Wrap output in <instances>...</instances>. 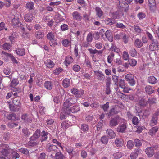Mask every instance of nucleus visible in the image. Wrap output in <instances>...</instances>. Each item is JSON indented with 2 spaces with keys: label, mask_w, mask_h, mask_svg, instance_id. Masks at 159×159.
Here are the masks:
<instances>
[{
  "label": "nucleus",
  "mask_w": 159,
  "mask_h": 159,
  "mask_svg": "<svg viewBox=\"0 0 159 159\" xmlns=\"http://www.w3.org/2000/svg\"><path fill=\"white\" fill-rule=\"evenodd\" d=\"M125 79L130 85L134 86L135 85L136 82L133 75L130 74H128L125 76Z\"/></svg>",
  "instance_id": "nucleus-3"
},
{
  "label": "nucleus",
  "mask_w": 159,
  "mask_h": 159,
  "mask_svg": "<svg viewBox=\"0 0 159 159\" xmlns=\"http://www.w3.org/2000/svg\"><path fill=\"white\" fill-rule=\"evenodd\" d=\"M70 79L67 78L64 79L62 81V85L65 88L68 87L70 84Z\"/></svg>",
  "instance_id": "nucleus-20"
},
{
  "label": "nucleus",
  "mask_w": 159,
  "mask_h": 159,
  "mask_svg": "<svg viewBox=\"0 0 159 159\" xmlns=\"http://www.w3.org/2000/svg\"><path fill=\"white\" fill-rule=\"evenodd\" d=\"M96 15L98 17H101L103 15V12L101 8L99 7H96L95 8Z\"/></svg>",
  "instance_id": "nucleus-36"
},
{
  "label": "nucleus",
  "mask_w": 159,
  "mask_h": 159,
  "mask_svg": "<svg viewBox=\"0 0 159 159\" xmlns=\"http://www.w3.org/2000/svg\"><path fill=\"white\" fill-rule=\"evenodd\" d=\"M40 131L39 129H37L33 134V135L30 137L32 140H36L38 139L41 135Z\"/></svg>",
  "instance_id": "nucleus-17"
},
{
  "label": "nucleus",
  "mask_w": 159,
  "mask_h": 159,
  "mask_svg": "<svg viewBox=\"0 0 159 159\" xmlns=\"http://www.w3.org/2000/svg\"><path fill=\"white\" fill-rule=\"evenodd\" d=\"M26 7L27 9L29 10H32L34 7V4L32 2H28L26 5Z\"/></svg>",
  "instance_id": "nucleus-64"
},
{
  "label": "nucleus",
  "mask_w": 159,
  "mask_h": 159,
  "mask_svg": "<svg viewBox=\"0 0 159 159\" xmlns=\"http://www.w3.org/2000/svg\"><path fill=\"white\" fill-rule=\"evenodd\" d=\"M45 87L48 90H51L53 86L51 82L50 81H47L44 83Z\"/></svg>",
  "instance_id": "nucleus-30"
},
{
  "label": "nucleus",
  "mask_w": 159,
  "mask_h": 159,
  "mask_svg": "<svg viewBox=\"0 0 159 159\" xmlns=\"http://www.w3.org/2000/svg\"><path fill=\"white\" fill-rule=\"evenodd\" d=\"M3 136L4 140L7 141L10 139V134L8 132H6L4 133Z\"/></svg>",
  "instance_id": "nucleus-60"
},
{
  "label": "nucleus",
  "mask_w": 159,
  "mask_h": 159,
  "mask_svg": "<svg viewBox=\"0 0 159 159\" xmlns=\"http://www.w3.org/2000/svg\"><path fill=\"white\" fill-rule=\"evenodd\" d=\"M11 150L8 145L3 143L0 144V159H6V157L10 154Z\"/></svg>",
  "instance_id": "nucleus-1"
},
{
  "label": "nucleus",
  "mask_w": 159,
  "mask_h": 159,
  "mask_svg": "<svg viewBox=\"0 0 159 159\" xmlns=\"http://www.w3.org/2000/svg\"><path fill=\"white\" fill-rule=\"evenodd\" d=\"M130 65L132 66H135L137 64V61L134 59H131L128 60Z\"/></svg>",
  "instance_id": "nucleus-61"
},
{
  "label": "nucleus",
  "mask_w": 159,
  "mask_h": 159,
  "mask_svg": "<svg viewBox=\"0 0 159 159\" xmlns=\"http://www.w3.org/2000/svg\"><path fill=\"white\" fill-rule=\"evenodd\" d=\"M134 45L137 47L140 48L143 46V43L139 39H136L134 43Z\"/></svg>",
  "instance_id": "nucleus-32"
},
{
  "label": "nucleus",
  "mask_w": 159,
  "mask_h": 159,
  "mask_svg": "<svg viewBox=\"0 0 159 159\" xmlns=\"http://www.w3.org/2000/svg\"><path fill=\"white\" fill-rule=\"evenodd\" d=\"M108 141V138L105 136H103L100 139V141L103 144H107Z\"/></svg>",
  "instance_id": "nucleus-52"
},
{
  "label": "nucleus",
  "mask_w": 159,
  "mask_h": 159,
  "mask_svg": "<svg viewBox=\"0 0 159 159\" xmlns=\"http://www.w3.org/2000/svg\"><path fill=\"white\" fill-rule=\"evenodd\" d=\"M158 128L157 126L151 128L150 131V134L152 135L155 134L158 131Z\"/></svg>",
  "instance_id": "nucleus-46"
},
{
  "label": "nucleus",
  "mask_w": 159,
  "mask_h": 159,
  "mask_svg": "<svg viewBox=\"0 0 159 159\" xmlns=\"http://www.w3.org/2000/svg\"><path fill=\"white\" fill-rule=\"evenodd\" d=\"M55 19L57 23H58L59 22H61L64 20V19L62 17V16L59 14L56 16Z\"/></svg>",
  "instance_id": "nucleus-57"
},
{
  "label": "nucleus",
  "mask_w": 159,
  "mask_h": 159,
  "mask_svg": "<svg viewBox=\"0 0 159 159\" xmlns=\"http://www.w3.org/2000/svg\"><path fill=\"white\" fill-rule=\"evenodd\" d=\"M73 59L72 57L70 56H68L66 58L64 61L65 65L66 67H67L68 65L72 63L73 62Z\"/></svg>",
  "instance_id": "nucleus-23"
},
{
  "label": "nucleus",
  "mask_w": 159,
  "mask_h": 159,
  "mask_svg": "<svg viewBox=\"0 0 159 159\" xmlns=\"http://www.w3.org/2000/svg\"><path fill=\"white\" fill-rule=\"evenodd\" d=\"M44 63L47 67L49 68H53L55 65L54 62L49 59L46 61L44 62Z\"/></svg>",
  "instance_id": "nucleus-27"
},
{
  "label": "nucleus",
  "mask_w": 159,
  "mask_h": 159,
  "mask_svg": "<svg viewBox=\"0 0 159 159\" xmlns=\"http://www.w3.org/2000/svg\"><path fill=\"white\" fill-rule=\"evenodd\" d=\"M6 117L8 120H11L15 121L18 119V117L16 116V115L14 113L8 114Z\"/></svg>",
  "instance_id": "nucleus-18"
},
{
  "label": "nucleus",
  "mask_w": 159,
  "mask_h": 159,
  "mask_svg": "<svg viewBox=\"0 0 159 159\" xmlns=\"http://www.w3.org/2000/svg\"><path fill=\"white\" fill-rule=\"evenodd\" d=\"M110 50L111 51H114L116 53H118L120 51L119 49L117 48L113 43H112V46L110 48Z\"/></svg>",
  "instance_id": "nucleus-39"
},
{
  "label": "nucleus",
  "mask_w": 159,
  "mask_h": 159,
  "mask_svg": "<svg viewBox=\"0 0 159 159\" xmlns=\"http://www.w3.org/2000/svg\"><path fill=\"white\" fill-rule=\"evenodd\" d=\"M109 102H107L104 105H100V107L102 109L104 112L107 111L109 107Z\"/></svg>",
  "instance_id": "nucleus-42"
},
{
  "label": "nucleus",
  "mask_w": 159,
  "mask_h": 159,
  "mask_svg": "<svg viewBox=\"0 0 159 159\" xmlns=\"http://www.w3.org/2000/svg\"><path fill=\"white\" fill-rule=\"evenodd\" d=\"M21 119L26 124H28L32 121V119L26 114H24L22 115Z\"/></svg>",
  "instance_id": "nucleus-9"
},
{
  "label": "nucleus",
  "mask_w": 159,
  "mask_h": 159,
  "mask_svg": "<svg viewBox=\"0 0 159 159\" xmlns=\"http://www.w3.org/2000/svg\"><path fill=\"white\" fill-rule=\"evenodd\" d=\"M20 107L14 105L13 104H9V108L11 111L16 112L18 111Z\"/></svg>",
  "instance_id": "nucleus-28"
},
{
  "label": "nucleus",
  "mask_w": 159,
  "mask_h": 159,
  "mask_svg": "<svg viewBox=\"0 0 159 159\" xmlns=\"http://www.w3.org/2000/svg\"><path fill=\"white\" fill-rule=\"evenodd\" d=\"M20 101V98H13V103L15 105L20 107L21 103Z\"/></svg>",
  "instance_id": "nucleus-38"
},
{
  "label": "nucleus",
  "mask_w": 159,
  "mask_h": 159,
  "mask_svg": "<svg viewBox=\"0 0 159 159\" xmlns=\"http://www.w3.org/2000/svg\"><path fill=\"white\" fill-rule=\"evenodd\" d=\"M121 121L122 122V123L120 124L118 126L117 128V131L119 132H125L127 128L126 123L125 120L124 121L123 120Z\"/></svg>",
  "instance_id": "nucleus-6"
},
{
  "label": "nucleus",
  "mask_w": 159,
  "mask_h": 159,
  "mask_svg": "<svg viewBox=\"0 0 159 159\" xmlns=\"http://www.w3.org/2000/svg\"><path fill=\"white\" fill-rule=\"evenodd\" d=\"M105 35L107 39L111 42L113 40V37L112 33L109 30H107L105 33Z\"/></svg>",
  "instance_id": "nucleus-16"
},
{
  "label": "nucleus",
  "mask_w": 159,
  "mask_h": 159,
  "mask_svg": "<svg viewBox=\"0 0 159 159\" xmlns=\"http://www.w3.org/2000/svg\"><path fill=\"white\" fill-rule=\"evenodd\" d=\"M122 120L124 121V120L117 116L113 118H111L109 121V126L111 127L116 126L118 124L119 122Z\"/></svg>",
  "instance_id": "nucleus-2"
},
{
  "label": "nucleus",
  "mask_w": 159,
  "mask_h": 159,
  "mask_svg": "<svg viewBox=\"0 0 159 159\" xmlns=\"http://www.w3.org/2000/svg\"><path fill=\"white\" fill-rule=\"evenodd\" d=\"M134 146V142L132 140H129L127 142V146L129 149H132Z\"/></svg>",
  "instance_id": "nucleus-58"
},
{
  "label": "nucleus",
  "mask_w": 159,
  "mask_h": 159,
  "mask_svg": "<svg viewBox=\"0 0 159 159\" xmlns=\"http://www.w3.org/2000/svg\"><path fill=\"white\" fill-rule=\"evenodd\" d=\"M70 91L71 93L76 97H80L84 94L83 90L81 89L78 90L75 88L71 89Z\"/></svg>",
  "instance_id": "nucleus-7"
},
{
  "label": "nucleus",
  "mask_w": 159,
  "mask_h": 159,
  "mask_svg": "<svg viewBox=\"0 0 159 159\" xmlns=\"http://www.w3.org/2000/svg\"><path fill=\"white\" fill-rule=\"evenodd\" d=\"M150 112L149 109L145 110L143 114V117L144 118H145L147 117L150 115Z\"/></svg>",
  "instance_id": "nucleus-63"
},
{
  "label": "nucleus",
  "mask_w": 159,
  "mask_h": 159,
  "mask_svg": "<svg viewBox=\"0 0 159 159\" xmlns=\"http://www.w3.org/2000/svg\"><path fill=\"white\" fill-rule=\"evenodd\" d=\"M107 136L110 139L114 138L116 136L115 133L111 129H108L106 131Z\"/></svg>",
  "instance_id": "nucleus-10"
},
{
  "label": "nucleus",
  "mask_w": 159,
  "mask_h": 159,
  "mask_svg": "<svg viewBox=\"0 0 159 159\" xmlns=\"http://www.w3.org/2000/svg\"><path fill=\"white\" fill-rule=\"evenodd\" d=\"M113 17L114 19H119L121 17V13L119 11H116L113 13Z\"/></svg>",
  "instance_id": "nucleus-48"
},
{
  "label": "nucleus",
  "mask_w": 159,
  "mask_h": 159,
  "mask_svg": "<svg viewBox=\"0 0 159 159\" xmlns=\"http://www.w3.org/2000/svg\"><path fill=\"white\" fill-rule=\"evenodd\" d=\"M57 148L55 145L48 144L47 146V150L48 152L57 151Z\"/></svg>",
  "instance_id": "nucleus-22"
},
{
  "label": "nucleus",
  "mask_w": 159,
  "mask_h": 159,
  "mask_svg": "<svg viewBox=\"0 0 159 159\" xmlns=\"http://www.w3.org/2000/svg\"><path fill=\"white\" fill-rule=\"evenodd\" d=\"M72 15L73 19L75 20L81 21L82 19L80 14L77 11L73 12Z\"/></svg>",
  "instance_id": "nucleus-11"
},
{
  "label": "nucleus",
  "mask_w": 159,
  "mask_h": 159,
  "mask_svg": "<svg viewBox=\"0 0 159 159\" xmlns=\"http://www.w3.org/2000/svg\"><path fill=\"white\" fill-rule=\"evenodd\" d=\"M72 68L73 70L75 72H78L81 69L80 66L77 64L74 65L73 66Z\"/></svg>",
  "instance_id": "nucleus-54"
},
{
  "label": "nucleus",
  "mask_w": 159,
  "mask_h": 159,
  "mask_svg": "<svg viewBox=\"0 0 159 159\" xmlns=\"http://www.w3.org/2000/svg\"><path fill=\"white\" fill-rule=\"evenodd\" d=\"M36 38L38 39H42L44 35V31L42 30L37 31L35 34Z\"/></svg>",
  "instance_id": "nucleus-14"
},
{
  "label": "nucleus",
  "mask_w": 159,
  "mask_h": 159,
  "mask_svg": "<svg viewBox=\"0 0 159 159\" xmlns=\"http://www.w3.org/2000/svg\"><path fill=\"white\" fill-rule=\"evenodd\" d=\"M105 23L108 25H111L115 23L114 19L107 18L105 20Z\"/></svg>",
  "instance_id": "nucleus-37"
},
{
  "label": "nucleus",
  "mask_w": 159,
  "mask_h": 159,
  "mask_svg": "<svg viewBox=\"0 0 159 159\" xmlns=\"http://www.w3.org/2000/svg\"><path fill=\"white\" fill-rule=\"evenodd\" d=\"M123 154L121 152H118L114 154L113 156L115 159H118L121 158Z\"/></svg>",
  "instance_id": "nucleus-62"
},
{
  "label": "nucleus",
  "mask_w": 159,
  "mask_h": 159,
  "mask_svg": "<svg viewBox=\"0 0 159 159\" xmlns=\"http://www.w3.org/2000/svg\"><path fill=\"white\" fill-rule=\"evenodd\" d=\"M94 117L93 115H89L87 116L85 118V120L89 122L95 120Z\"/></svg>",
  "instance_id": "nucleus-40"
},
{
  "label": "nucleus",
  "mask_w": 159,
  "mask_h": 159,
  "mask_svg": "<svg viewBox=\"0 0 159 159\" xmlns=\"http://www.w3.org/2000/svg\"><path fill=\"white\" fill-rule=\"evenodd\" d=\"M115 143L117 147H121L123 145V140L121 138H116L115 141Z\"/></svg>",
  "instance_id": "nucleus-26"
},
{
  "label": "nucleus",
  "mask_w": 159,
  "mask_h": 159,
  "mask_svg": "<svg viewBox=\"0 0 159 159\" xmlns=\"http://www.w3.org/2000/svg\"><path fill=\"white\" fill-rule=\"evenodd\" d=\"M18 37V34L17 32L12 30L11 34L9 37V39L11 41H13Z\"/></svg>",
  "instance_id": "nucleus-24"
},
{
  "label": "nucleus",
  "mask_w": 159,
  "mask_h": 159,
  "mask_svg": "<svg viewBox=\"0 0 159 159\" xmlns=\"http://www.w3.org/2000/svg\"><path fill=\"white\" fill-rule=\"evenodd\" d=\"M11 152L12 157L13 159H16L17 158H19L20 157L19 154L16 151H13L11 149Z\"/></svg>",
  "instance_id": "nucleus-47"
},
{
  "label": "nucleus",
  "mask_w": 159,
  "mask_h": 159,
  "mask_svg": "<svg viewBox=\"0 0 159 159\" xmlns=\"http://www.w3.org/2000/svg\"><path fill=\"white\" fill-rule=\"evenodd\" d=\"M121 38L123 42L126 44L128 42L129 37L125 33H122L121 34Z\"/></svg>",
  "instance_id": "nucleus-45"
},
{
  "label": "nucleus",
  "mask_w": 159,
  "mask_h": 159,
  "mask_svg": "<svg viewBox=\"0 0 159 159\" xmlns=\"http://www.w3.org/2000/svg\"><path fill=\"white\" fill-rule=\"evenodd\" d=\"M33 15L30 13H28L25 14L24 17V20L27 22H31L33 20Z\"/></svg>",
  "instance_id": "nucleus-12"
},
{
  "label": "nucleus",
  "mask_w": 159,
  "mask_h": 159,
  "mask_svg": "<svg viewBox=\"0 0 159 159\" xmlns=\"http://www.w3.org/2000/svg\"><path fill=\"white\" fill-rule=\"evenodd\" d=\"M131 56L134 57L137 55V52L134 48H131L129 52Z\"/></svg>",
  "instance_id": "nucleus-49"
},
{
  "label": "nucleus",
  "mask_w": 159,
  "mask_h": 159,
  "mask_svg": "<svg viewBox=\"0 0 159 159\" xmlns=\"http://www.w3.org/2000/svg\"><path fill=\"white\" fill-rule=\"evenodd\" d=\"M48 133L47 132H45L44 131H43L42 132L41 134V142L46 140L47 138V135H48Z\"/></svg>",
  "instance_id": "nucleus-31"
},
{
  "label": "nucleus",
  "mask_w": 159,
  "mask_h": 159,
  "mask_svg": "<svg viewBox=\"0 0 159 159\" xmlns=\"http://www.w3.org/2000/svg\"><path fill=\"white\" fill-rule=\"evenodd\" d=\"M5 29V31H7L8 32H10L12 30L11 29L5 28V24L3 22H1L0 23V31L2 30Z\"/></svg>",
  "instance_id": "nucleus-33"
},
{
  "label": "nucleus",
  "mask_w": 159,
  "mask_h": 159,
  "mask_svg": "<svg viewBox=\"0 0 159 159\" xmlns=\"http://www.w3.org/2000/svg\"><path fill=\"white\" fill-rule=\"evenodd\" d=\"M62 43L64 47H68L70 45L71 43L68 39H65L62 41Z\"/></svg>",
  "instance_id": "nucleus-56"
},
{
  "label": "nucleus",
  "mask_w": 159,
  "mask_h": 159,
  "mask_svg": "<svg viewBox=\"0 0 159 159\" xmlns=\"http://www.w3.org/2000/svg\"><path fill=\"white\" fill-rule=\"evenodd\" d=\"M139 104L141 107H143L146 106L147 102L144 99H142L139 101Z\"/></svg>",
  "instance_id": "nucleus-59"
},
{
  "label": "nucleus",
  "mask_w": 159,
  "mask_h": 159,
  "mask_svg": "<svg viewBox=\"0 0 159 159\" xmlns=\"http://www.w3.org/2000/svg\"><path fill=\"white\" fill-rule=\"evenodd\" d=\"M72 106L71 103L67 99H66L64 102L63 104V108L64 110V111L66 113V111H67L68 108Z\"/></svg>",
  "instance_id": "nucleus-15"
},
{
  "label": "nucleus",
  "mask_w": 159,
  "mask_h": 159,
  "mask_svg": "<svg viewBox=\"0 0 159 159\" xmlns=\"http://www.w3.org/2000/svg\"><path fill=\"white\" fill-rule=\"evenodd\" d=\"M149 48L151 51H155L159 49V43L156 39L151 41L149 46Z\"/></svg>",
  "instance_id": "nucleus-5"
},
{
  "label": "nucleus",
  "mask_w": 159,
  "mask_h": 159,
  "mask_svg": "<svg viewBox=\"0 0 159 159\" xmlns=\"http://www.w3.org/2000/svg\"><path fill=\"white\" fill-rule=\"evenodd\" d=\"M55 158V159H63L64 156L61 152H58L56 154Z\"/></svg>",
  "instance_id": "nucleus-43"
},
{
  "label": "nucleus",
  "mask_w": 159,
  "mask_h": 159,
  "mask_svg": "<svg viewBox=\"0 0 159 159\" xmlns=\"http://www.w3.org/2000/svg\"><path fill=\"white\" fill-rule=\"evenodd\" d=\"M19 15L18 14H16L12 20V24L14 27H20L23 26V25L20 22H19L18 19Z\"/></svg>",
  "instance_id": "nucleus-4"
},
{
  "label": "nucleus",
  "mask_w": 159,
  "mask_h": 159,
  "mask_svg": "<svg viewBox=\"0 0 159 159\" xmlns=\"http://www.w3.org/2000/svg\"><path fill=\"white\" fill-rule=\"evenodd\" d=\"M114 57V54L113 52H111L107 57V62L109 63H111L113 60Z\"/></svg>",
  "instance_id": "nucleus-50"
},
{
  "label": "nucleus",
  "mask_w": 159,
  "mask_h": 159,
  "mask_svg": "<svg viewBox=\"0 0 159 159\" xmlns=\"http://www.w3.org/2000/svg\"><path fill=\"white\" fill-rule=\"evenodd\" d=\"M80 110L79 107L77 106H74L71 107L70 109H68V111H66V113L69 115L70 112L75 113L77 112Z\"/></svg>",
  "instance_id": "nucleus-8"
},
{
  "label": "nucleus",
  "mask_w": 159,
  "mask_h": 159,
  "mask_svg": "<svg viewBox=\"0 0 159 159\" xmlns=\"http://www.w3.org/2000/svg\"><path fill=\"white\" fill-rule=\"evenodd\" d=\"M140 151V150L139 148L135 149L134 152L131 153L130 155V157L131 159H136Z\"/></svg>",
  "instance_id": "nucleus-19"
},
{
  "label": "nucleus",
  "mask_w": 159,
  "mask_h": 159,
  "mask_svg": "<svg viewBox=\"0 0 159 159\" xmlns=\"http://www.w3.org/2000/svg\"><path fill=\"white\" fill-rule=\"evenodd\" d=\"M19 152L23 153L26 155H29V151L26 148H22L18 149Z\"/></svg>",
  "instance_id": "nucleus-41"
},
{
  "label": "nucleus",
  "mask_w": 159,
  "mask_h": 159,
  "mask_svg": "<svg viewBox=\"0 0 159 159\" xmlns=\"http://www.w3.org/2000/svg\"><path fill=\"white\" fill-rule=\"evenodd\" d=\"M145 152L147 155L149 157H152L154 153L153 149L151 147H148L145 149Z\"/></svg>",
  "instance_id": "nucleus-13"
},
{
  "label": "nucleus",
  "mask_w": 159,
  "mask_h": 159,
  "mask_svg": "<svg viewBox=\"0 0 159 159\" xmlns=\"http://www.w3.org/2000/svg\"><path fill=\"white\" fill-rule=\"evenodd\" d=\"M158 118L157 117L152 116L151 120L150 125L151 126L155 125L157 123Z\"/></svg>",
  "instance_id": "nucleus-34"
},
{
  "label": "nucleus",
  "mask_w": 159,
  "mask_h": 159,
  "mask_svg": "<svg viewBox=\"0 0 159 159\" xmlns=\"http://www.w3.org/2000/svg\"><path fill=\"white\" fill-rule=\"evenodd\" d=\"M96 75L98 77V79L100 81H103L104 80L105 76L102 72L99 71H97L96 73Z\"/></svg>",
  "instance_id": "nucleus-25"
},
{
  "label": "nucleus",
  "mask_w": 159,
  "mask_h": 159,
  "mask_svg": "<svg viewBox=\"0 0 159 159\" xmlns=\"http://www.w3.org/2000/svg\"><path fill=\"white\" fill-rule=\"evenodd\" d=\"M48 39L50 40L55 38L54 34L52 32H49L47 35Z\"/></svg>",
  "instance_id": "nucleus-55"
},
{
  "label": "nucleus",
  "mask_w": 159,
  "mask_h": 159,
  "mask_svg": "<svg viewBox=\"0 0 159 159\" xmlns=\"http://www.w3.org/2000/svg\"><path fill=\"white\" fill-rule=\"evenodd\" d=\"M57 41L55 38L49 40V44L50 45L53 47H55L57 44Z\"/></svg>",
  "instance_id": "nucleus-51"
},
{
  "label": "nucleus",
  "mask_w": 159,
  "mask_h": 159,
  "mask_svg": "<svg viewBox=\"0 0 159 159\" xmlns=\"http://www.w3.org/2000/svg\"><path fill=\"white\" fill-rule=\"evenodd\" d=\"M131 27L134 29L135 32L137 34L141 33L142 32V30L139 26L134 25L131 26Z\"/></svg>",
  "instance_id": "nucleus-44"
},
{
  "label": "nucleus",
  "mask_w": 159,
  "mask_h": 159,
  "mask_svg": "<svg viewBox=\"0 0 159 159\" xmlns=\"http://www.w3.org/2000/svg\"><path fill=\"white\" fill-rule=\"evenodd\" d=\"M93 39V35L92 33L90 32L87 34L86 37V40L88 43L92 42Z\"/></svg>",
  "instance_id": "nucleus-53"
},
{
  "label": "nucleus",
  "mask_w": 159,
  "mask_h": 159,
  "mask_svg": "<svg viewBox=\"0 0 159 159\" xmlns=\"http://www.w3.org/2000/svg\"><path fill=\"white\" fill-rule=\"evenodd\" d=\"M148 81L152 84H155L157 82V80L154 76H151L148 78Z\"/></svg>",
  "instance_id": "nucleus-21"
},
{
  "label": "nucleus",
  "mask_w": 159,
  "mask_h": 159,
  "mask_svg": "<svg viewBox=\"0 0 159 159\" xmlns=\"http://www.w3.org/2000/svg\"><path fill=\"white\" fill-rule=\"evenodd\" d=\"M145 89L146 92L148 94H151L154 92V90L151 86L149 85L146 86Z\"/></svg>",
  "instance_id": "nucleus-35"
},
{
  "label": "nucleus",
  "mask_w": 159,
  "mask_h": 159,
  "mask_svg": "<svg viewBox=\"0 0 159 159\" xmlns=\"http://www.w3.org/2000/svg\"><path fill=\"white\" fill-rule=\"evenodd\" d=\"M16 53L20 56H23L25 53V51L23 48H18L16 50Z\"/></svg>",
  "instance_id": "nucleus-29"
}]
</instances>
